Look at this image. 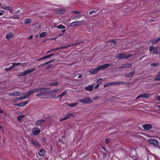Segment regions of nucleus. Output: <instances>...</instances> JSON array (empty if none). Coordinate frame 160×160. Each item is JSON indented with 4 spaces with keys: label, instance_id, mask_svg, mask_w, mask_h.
I'll use <instances>...</instances> for the list:
<instances>
[{
    "label": "nucleus",
    "instance_id": "nucleus-17",
    "mask_svg": "<svg viewBox=\"0 0 160 160\" xmlns=\"http://www.w3.org/2000/svg\"><path fill=\"white\" fill-rule=\"evenodd\" d=\"M28 103V102H23L16 104L15 105L18 107H22L26 104Z\"/></svg>",
    "mask_w": 160,
    "mask_h": 160
},
{
    "label": "nucleus",
    "instance_id": "nucleus-37",
    "mask_svg": "<svg viewBox=\"0 0 160 160\" xmlns=\"http://www.w3.org/2000/svg\"><path fill=\"white\" fill-rule=\"evenodd\" d=\"M58 82H53L50 83V86H55L56 85H58Z\"/></svg>",
    "mask_w": 160,
    "mask_h": 160
},
{
    "label": "nucleus",
    "instance_id": "nucleus-61",
    "mask_svg": "<svg viewBox=\"0 0 160 160\" xmlns=\"http://www.w3.org/2000/svg\"><path fill=\"white\" fill-rule=\"evenodd\" d=\"M80 17H81V16L80 15H78L77 16H76L75 17L78 18H79Z\"/></svg>",
    "mask_w": 160,
    "mask_h": 160
},
{
    "label": "nucleus",
    "instance_id": "nucleus-49",
    "mask_svg": "<svg viewBox=\"0 0 160 160\" xmlns=\"http://www.w3.org/2000/svg\"><path fill=\"white\" fill-rule=\"evenodd\" d=\"M109 140L108 139H105V142L106 144H108V143L109 142Z\"/></svg>",
    "mask_w": 160,
    "mask_h": 160
},
{
    "label": "nucleus",
    "instance_id": "nucleus-36",
    "mask_svg": "<svg viewBox=\"0 0 160 160\" xmlns=\"http://www.w3.org/2000/svg\"><path fill=\"white\" fill-rule=\"evenodd\" d=\"M155 80H160V72L158 73L157 77Z\"/></svg>",
    "mask_w": 160,
    "mask_h": 160
},
{
    "label": "nucleus",
    "instance_id": "nucleus-23",
    "mask_svg": "<svg viewBox=\"0 0 160 160\" xmlns=\"http://www.w3.org/2000/svg\"><path fill=\"white\" fill-rule=\"evenodd\" d=\"M35 70V69L34 68H33L29 69L28 70H26L25 71L26 72V74H27L28 73H29L32 72Z\"/></svg>",
    "mask_w": 160,
    "mask_h": 160
},
{
    "label": "nucleus",
    "instance_id": "nucleus-48",
    "mask_svg": "<svg viewBox=\"0 0 160 160\" xmlns=\"http://www.w3.org/2000/svg\"><path fill=\"white\" fill-rule=\"evenodd\" d=\"M109 42H112L113 43H115V41L114 40L112 39H110L109 40Z\"/></svg>",
    "mask_w": 160,
    "mask_h": 160
},
{
    "label": "nucleus",
    "instance_id": "nucleus-22",
    "mask_svg": "<svg viewBox=\"0 0 160 160\" xmlns=\"http://www.w3.org/2000/svg\"><path fill=\"white\" fill-rule=\"evenodd\" d=\"M25 115H22L18 116V120L19 122H21V120L25 117Z\"/></svg>",
    "mask_w": 160,
    "mask_h": 160
},
{
    "label": "nucleus",
    "instance_id": "nucleus-60",
    "mask_svg": "<svg viewBox=\"0 0 160 160\" xmlns=\"http://www.w3.org/2000/svg\"><path fill=\"white\" fill-rule=\"evenodd\" d=\"M3 113V111L0 108V113Z\"/></svg>",
    "mask_w": 160,
    "mask_h": 160
},
{
    "label": "nucleus",
    "instance_id": "nucleus-35",
    "mask_svg": "<svg viewBox=\"0 0 160 160\" xmlns=\"http://www.w3.org/2000/svg\"><path fill=\"white\" fill-rule=\"evenodd\" d=\"M53 61V60H51V61H48V62H45V63H44L42 64L41 66H45V65H46L48 64H49L50 63H51L52 62V61Z\"/></svg>",
    "mask_w": 160,
    "mask_h": 160
},
{
    "label": "nucleus",
    "instance_id": "nucleus-27",
    "mask_svg": "<svg viewBox=\"0 0 160 160\" xmlns=\"http://www.w3.org/2000/svg\"><path fill=\"white\" fill-rule=\"evenodd\" d=\"M59 89L57 88L56 89L53 90L51 91V93H54V96H55L56 95L57 92L58 91Z\"/></svg>",
    "mask_w": 160,
    "mask_h": 160
},
{
    "label": "nucleus",
    "instance_id": "nucleus-9",
    "mask_svg": "<svg viewBox=\"0 0 160 160\" xmlns=\"http://www.w3.org/2000/svg\"><path fill=\"white\" fill-rule=\"evenodd\" d=\"M142 97H144L146 98H148L149 97V96L146 93H142L139 95L137 98H136V99H138V98H142Z\"/></svg>",
    "mask_w": 160,
    "mask_h": 160
},
{
    "label": "nucleus",
    "instance_id": "nucleus-6",
    "mask_svg": "<svg viewBox=\"0 0 160 160\" xmlns=\"http://www.w3.org/2000/svg\"><path fill=\"white\" fill-rule=\"evenodd\" d=\"M46 153V151L44 149H42L38 152V155L41 156H43Z\"/></svg>",
    "mask_w": 160,
    "mask_h": 160
},
{
    "label": "nucleus",
    "instance_id": "nucleus-5",
    "mask_svg": "<svg viewBox=\"0 0 160 160\" xmlns=\"http://www.w3.org/2000/svg\"><path fill=\"white\" fill-rule=\"evenodd\" d=\"M77 44H78V43H72L70 44H69L66 46L60 47H59L58 48V49H63L64 48H67L69 47L72 46H75V45H77Z\"/></svg>",
    "mask_w": 160,
    "mask_h": 160
},
{
    "label": "nucleus",
    "instance_id": "nucleus-41",
    "mask_svg": "<svg viewBox=\"0 0 160 160\" xmlns=\"http://www.w3.org/2000/svg\"><path fill=\"white\" fill-rule=\"evenodd\" d=\"M12 33H9L6 36V38L7 39H9L12 36Z\"/></svg>",
    "mask_w": 160,
    "mask_h": 160
},
{
    "label": "nucleus",
    "instance_id": "nucleus-46",
    "mask_svg": "<svg viewBox=\"0 0 160 160\" xmlns=\"http://www.w3.org/2000/svg\"><path fill=\"white\" fill-rule=\"evenodd\" d=\"M8 6H3L1 7V8L4 10H8Z\"/></svg>",
    "mask_w": 160,
    "mask_h": 160
},
{
    "label": "nucleus",
    "instance_id": "nucleus-15",
    "mask_svg": "<svg viewBox=\"0 0 160 160\" xmlns=\"http://www.w3.org/2000/svg\"><path fill=\"white\" fill-rule=\"evenodd\" d=\"M98 71V68H94L93 69L90 70L89 72L90 73L95 74Z\"/></svg>",
    "mask_w": 160,
    "mask_h": 160
},
{
    "label": "nucleus",
    "instance_id": "nucleus-11",
    "mask_svg": "<svg viewBox=\"0 0 160 160\" xmlns=\"http://www.w3.org/2000/svg\"><path fill=\"white\" fill-rule=\"evenodd\" d=\"M44 122V120L43 119L38 120L36 122V125H37L38 126H39L41 127Z\"/></svg>",
    "mask_w": 160,
    "mask_h": 160
},
{
    "label": "nucleus",
    "instance_id": "nucleus-44",
    "mask_svg": "<svg viewBox=\"0 0 160 160\" xmlns=\"http://www.w3.org/2000/svg\"><path fill=\"white\" fill-rule=\"evenodd\" d=\"M159 65L158 63H154L151 64V66H157Z\"/></svg>",
    "mask_w": 160,
    "mask_h": 160
},
{
    "label": "nucleus",
    "instance_id": "nucleus-52",
    "mask_svg": "<svg viewBox=\"0 0 160 160\" xmlns=\"http://www.w3.org/2000/svg\"><path fill=\"white\" fill-rule=\"evenodd\" d=\"M17 66V63H12V67L13 68H14V67H15Z\"/></svg>",
    "mask_w": 160,
    "mask_h": 160
},
{
    "label": "nucleus",
    "instance_id": "nucleus-31",
    "mask_svg": "<svg viewBox=\"0 0 160 160\" xmlns=\"http://www.w3.org/2000/svg\"><path fill=\"white\" fill-rule=\"evenodd\" d=\"M47 34V33L46 32H43L40 34V37L41 38L44 37Z\"/></svg>",
    "mask_w": 160,
    "mask_h": 160
},
{
    "label": "nucleus",
    "instance_id": "nucleus-2",
    "mask_svg": "<svg viewBox=\"0 0 160 160\" xmlns=\"http://www.w3.org/2000/svg\"><path fill=\"white\" fill-rule=\"evenodd\" d=\"M79 101L82 103L88 104L92 102V100L88 97H85L82 99H80Z\"/></svg>",
    "mask_w": 160,
    "mask_h": 160
},
{
    "label": "nucleus",
    "instance_id": "nucleus-64",
    "mask_svg": "<svg viewBox=\"0 0 160 160\" xmlns=\"http://www.w3.org/2000/svg\"><path fill=\"white\" fill-rule=\"evenodd\" d=\"M82 77V75H80L78 76V78H81Z\"/></svg>",
    "mask_w": 160,
    "mask_h": 160
},
{
    "label": "nucleus",
    "instance_id": "nucleus-32",
    "mask_svg": "<svg viewBox=\"0 0 160 160\" xmlns=\"http://www.w3.org/2000/svg\"><path fill=\"white\" fill-rule=\"evenodd\" d=\"M67 93V92L66 91H64L61 94L59 95L58 97H62L63 96L66 95Z\"/></svg>",
    "mask_w": 160,
    "mask_h": 160
},
{
    "label": "nucleus",
    "instance_id": "nucleus-26",
    "mask_svg": "<svg viewBox=\"0 0 160 160\" xmlns=\"http://www.w3.org/2000/svg\"><path fill=\"white\" fill-rule=\"evenodd\" d=\"M31 20L30 18H28L24 20V22L25 24H29L31 22Z\"/></svg>",
    "mask_w": 160,
    "mask_h": 160
},
{
    "label": "nucleus",
    "instance_id": "nucleus-21",
    "mask_svg": "<svg viewBox=\"0 0 160 160\" xmlns=\"http://www.w3.org/2000/svg\"><path fill=\"white\" fill-rule=\"evenodd\" d=\"M65 118H66L67 119H68V118H70L72 117H74V116L72 114H71V113H69L67 114L66 116H65Z\"/></svg>",
    "mask_w": 160,
    "mask_h": 160
},
{
    "label": "nucleus",
    "instance_id": "nucleus-54",
    "mask_svg": "<svg viewBox=\"0 0 160 160\" xmlns=\"http://www.w3.org/2000/svg\"><path fill=\"white\" fill-rule=\"evenodd\" d=\"M58 50V48H55V49H52L48 52H47V53H48L49 52H51V51H53V50Z\"/></svg>",
    "mask_w": 160,
    "mask_h": 160
},
{
    "label": "nucleus",
    "instance_id": "nucleus-16",
    "mask_svg": "<svg viewBox=\"0 0 160 160\" xmlns=\"http://www.w3.org/2000/svg\"><path fill=\"white\" fill-rule=\"evenodd\" d=\"M117 57L118 59H122L125 58L124 54L122 53H119L117 55Z\"/></svg>",
    "mask_w": 160,
    "mask_h": 160
},
{
    "label": "nucleus",
    "instance_id": "nucleus-18",
    "mask_svg": "<svg viewBox=\"0 0 160 160\" xmlns=\"http://www.w3.org/2000/svg\"><path fill=\"white\" fill-rule=\"evenodd\" d=\"M32 144L36 147H38L39 146V143L35 140L32 141Z\"/></svg>",
    "mask_w": 160,
    "mask_h": 160
},
{
    "label": "nucleus",
    "instance_id": "nucleus-43",
    "mask_svg": "<svg viewBox=\"0 0 160 160\" xmlns=\"http://www.w3.org/2000/svg\"><path fill=\"white\" fill-rule=\"evenodd\" d=\"M13 69L12 67V66L9 67L8 68H7L5 69V70L6 71H9L11 70H12Z\"/></svg>",
    "mask_w": 160,
    "mask_h": 160
},
{
    "label": "nucleus",
    "instance_id": "nucleus-50",
    "mask_svg": "<svg viewBox=\"0 0 160 160\" xmlns=\"http://www.w3.org/2000/svg\"><path fill=\"white\" fill-rule=\"evenodd\" d=\"M66 118L65 117L64 118H61V119H60L59 120V121H64L65 120H66Z\"/></svg>",
    "mask_w": 160,
    "mask_h": 160
},
{
    "label": "nucleus",
    "instance_id": "nucleus-7",
    "mask_svg": "<svg viewBox=\"0 0 160 160\" xmlns=\"http://www.w3.org/2000/svg\"><path fill=\"white\" fill-rule=\"evenodd\" d=\"M143 127L144 129L148 130L152 128V125L150 124H146L144 125Z\"/></svg>",
    "mask_w": 160,
    "mask_h": 160
},
{
    "label": "nucleus",
    "instance_id": "nucleus-42",
    "mask_svg": "<svg viewBox=\"0 0 160 160\" xmlns=\"http://www.w3.org/2000/svg\"><path fill=\"white\" fill-rule=\"evenodd\" d=\"M102 78H100L98 79V80L97 81V83H98V84L100 85L102 82Z\"/></svg>",
    "mask_w": 160,
    "mask_h": 160
},
{
    "label": "nucleus",
    "instance_id": "nucleus-58",
    "mask_svg": "<svg viewBox=\"0 0 160 160\" xmlns=\"http://www.w3.org/2000/svg\"><path fill=\"white\" fill-rule=\"evenodd\" d=\"M32 38H33V36H31L29 38H28V39H31Z\"/></svg>",
    "mask_w": 160,
    "mask_h": 160
},
{
    "label": "nucleus",
    "instance_id": "nucleus-20",
    "mask_svg": "<svg viewBox=\"0 0 160 160\" xmlns=\"http://www.w3.org/2000/svg\"><path fill=\"white\" fill-rule=\"evenodd\" d=\"M66 10L63 9H60L57 11V12L58 13L62 14L65 12Z\"/></svg>",
    "mask_w": 160,
    "mask_h": 160
},
{
    "label": "nucleus",
    "instance_id": "nucleus-3",
    "mask_svg": "<svg viewBox=\"0 0 160 160\" xmlns=\"http://www.w3.org/2000/svg\"><path fill=\"white\" fill-rule=\"evenodd\" d=\"M148 141L150 144L153 145L154 147H157L159 146L158 145V141L155 139H150L148 140Z\"/></svg>",
    "mask_w": 160,
    "mask_h": 160
},
{
    "label": "nucleus",
    "instance_id": "nucleus-55",
    "mask_svg": "<svg viewBox=\"0 0 160 160\" xmlns=\"http://www.w3.org/2000/svg\"><path fill=\"white\" fill-rule=\"evenodd\" d=\"M24 75H24L23 72H22V73H20L19 75V76H24Z\"/></svg>",
    "mask_w": 160,
    "mask_h": 160
},
{
    "label": "nucleus",
    "instance_id": "nucleus-62",
    "mask_svg": "<svg viewBox=\"0 0 160 160\" xmlns=\"http://www.w3.org/2000/svg\"><path fill=\"white\" fill-rule=\"evenodd\" d=\"M102 148L105 151H106V149L105 147H103Z\"/></svg>",
    "mask_w": 160,
    "mask_h": 160
},
{
    "label": "nucleus",
    "instance_id": "nucleus-14",
    "mask_svg": "<svg viewBox=\"0 0 160 160\" xmlns=\"http://www.w3.org/2000/svg\"><path fill=\"white\" fill-rule=\"evenodd\" d=\"M93 86L92 85H88L85 88L86 90L88 91H91L93 89Z\"/></svg>",
    "mask_w": 160,
    "mask_h": 160
},
{
    "label": "nucleus",
    "instance_id": "nucleus-39",
    "mask_svg": "<svg viewBox=\"0 0 160 160\" xmlns=\"http://www.w3.org/2000/svg\"><path fill=\"white\" fill-rule=\"evenodd\" d=\"M98 71L99 70L104 69V68H103V65H101L99 66L98 67Z\"/></svg>",
    "mask_w": 160,
    "mask_h": 160
},
{
    "label": "nucleus",
    "instance_id": "nucleus-25",
    "mask_svg": "<svg viewBox=\"0 0 160 160\" xmlns=\"http://www.w3.org/2000/svg\"><path fill=\"white\" fill-rule=\"evenodd\" d=\"M55 28L59 29H63L66 28V27L62 24H60L57 26L55 27Z\"/></svg>",
    "mask_w": 160,
    "mask_h": 160
},
{
    "label": "nucleus",
    "instance_id": "nucleus-56",
    "mask_svg": "<svg viewBox=\"0 0 160 160\" xmlns=\"http://www.w3.org/2000/svg\"><path fill=\"white\" fill-rule=\"evenodd\" d=\"M94 12H95V11H91L89 12V14H91L93 13Z\"/></svg>",
    "mask_w": 160,
    "mask_h": 160
},
{
    "label": "nucleus",
    "instance_id": "nucleus-57",
    "mask_svg": "<svg viewBox=\"0 0 160 160\" xmlns=\"http://www.w3.org/2000/svg\"><path fill=\"white\" fill-rule=\"evenodd\" d=\"M99 85V84H98L96 85L95 87V88H98Z\"/></svg>",
    "mask_w": 160,
    "mask_h": 160
},
{
    "label": "nucleus",
    "instance_id": "nucleus-59",
    "mask_svg": "<svg viewBox=\"0 0 160 160\" xmlns=\"http://www.w3.org/2000/svg\"><path fill=\"white\" fill-rule=\"evenodd\" d=\"M158 100L160 101V95L158 96Z\"/></svg>",
    "mask_w": 160,
    "mask_h": 160
},
{
    "label": "nucleus",
    "instance_id": "nucleus-10",
    "mask_svg": "<svg viewBox=\"0 0 160 160\" xmlns=\"http://www.w3.org/2000/svg\"><path fill=\"white\" fill-rule=\"evenodd\" d=\"M20 93L18 91H16L14 92L10 93L9 94V96H20Z\"/></svg>",
    "mask_w": 160,
    "mask_h": 160
},
{
    "label": "nucleus",
    "instance_id": "nucleus-53",
    "mask_svg": "<svg viewBox=\"0 0 160 160\" xmlns=\"http://www.w3.org/2000/svg\"><path fill=\"white\" fill-rule=\"evenodd\" d=\"M73 12L74 13H75V14H79L80 13V12H78V11H73Z\"/></svg>",
    "mask_w": 160,
    "mask_h": 160
},
{
    "label": "nucleus",
    "instance_id": "nucleus-34",
    "mask_svg": "<svg viewBox=\"0 0 160 160\" xmlns=\"http://www.w3.org/2000/svg\"><path fill=\"white\" fill-rule=\"evenodd\" d=\"M53 54L47 55V56H46L42 57V58L45 59L46 58H50L52 56H53Z\"/></svg>",
    "mask_w": 160,
    "mask_h": 160
},
{
    "label": "nucleus",
    "instance_id": "nucleus-13",
    "mask_svg": "<svg viewBox=\"0 0 160 160\" xmlns=\"http://www.w3.org/2000/svg\"><path fill=\"white\" fill-rule=\"evenodd\" d=\"M111 85H115L117 84H123L125 83V82H110Z\"/></svg>",
    "mask_w": 160,
    "mask_h": 160
},
{
    "label": "nucleus",
    "instance_id": "nucleus-63",
    "mask_svg": "<svg viewBox=\"0 0 160 160\" xmlns=\"http://www.w3.org/2000/svg\"><path fill=\"white\" fill-rule=\"evenodd\" d=\"M3 14V13L2 12H0V16H2Z\"/></svg>",
    "mask_w": 160,
    "mask_h": 160
},
{
    "label": "nucleus",
    "instance_id": "nucleus-12",
    "mask_svg": "<svg viewBox=\"0 0 160 160\" xmlns=\"http://www.w3.org/2000/svg\"><path fill=\"white\" fill-rule=\"evenodd\" d=\"M160 41V38H158L151 40V42L155 44Z\"/></svg>",
    "mask_w": 160,
    "mask_h": 160
},
{
    "label": "nucleus",
    "instance_id": "nucleus-30",
    "mask_svg": "<svg viewBox=\"0 0 160 160\" xmlns=\"http://www.w3.org/2000/svg\"><path fill=\"white\" fill-rule=\"evenodd\" d=\"M134 72H135L134 71H133L130 73H128L126 75V77H131L134 74Z\"/></svg>",
    "mask_w": 160,
    "mask_h": 160
},
{
    "label": "nucleus",
    "instance_id": "nucleus-51",
    "mask_svg": "<svg viewBox=\"0 0 160 160\" xmlns=\"http://www.w3.org/2000/svg\"><path fill=\"white\" fill-rule=\"evenodd\" d=\"M19 17H17V16H13L12 17V18L14 19H19Z\"/></svg>",
    "mask_w": 160,
    "mask_h": 160
},
{
    "label": "nucleus",
    "instance_id": "nucleus-1",
    "mask_svg": "<svg viewBox=\"0 0 160 160\" xmlns=\"http://www.w3.org/2000/svg\"><path fill=\"white\" fill-rule=\"evenodd\" d=\"M47 89L48 88H42L35 89L24 93V95H25V96L18 98L17 99V100H24L28 98L34 92H41L40 93L36 95L37 97H39L40 96L43 95L44 94L46 93Z\"/></svg>",
    "mask_w": 160,
    "mask_h": 160
},
{
    "label": "nucleus",
    "instance_id": "nucleus-19",
    "mask_svg": "<svg viewBox=\"0 0 160 160\" xmlns=\"http://www.w3.org/2000/svg\"><path fill=\"white\" fill-rule=\"evenodd\" d=\"M78 102H76L74 103H70L68 104V106L69 107H75L78 106Z\"/></svg>",
    "mask_w": 160,
    "mask_h": 160
},
{
    "label": "nucleus",
    "instance_id": "nucleus-38",
    "mask_svg": "<svg viewBox=\"0 0 160 160\" xmlns=\"http://www.w3.org/2000/svg\"><path fill=\"white\" fill-rule=\"evenodd\" d=\"M155 48H154L153 46H150L149 47V50L150 51L152 52L153 51L154 49Z\"/></svg>",
    "mask_w": 160,
    "mask_h": 160
},
{
    "label": "nucleus",
    "instance_id": "nucleus-8",
    "mask_svg": "<svg viewBox=\"0 0 160 160\" xmlns=\"http://www.w3.org/2000/svg\"><path fill=\"white\" fill-rule=\"evenodd\" d=\"M81 22L79 21H75L71 23V26L72 27H75L78 26L80 25V23Z\"/></svg>",
    "mask_w": 160,
    "mask_h": 160
},
{
    "label": "nucleus",
    "instance_id": "nucleus-45",
    "mask_svg": "<svg viewBox=\"0 0 160 160\" xmlns=\"http://www.w3.org/2000/svg\"><path fill=\"white\" fill-rule=\"evenodd\" d=\"M110 85H111V83H110V82L108 83H106V84H104V87H105L109 86Z\"/></svg>",
    "mask_w": 160,
    "mask_h": 160
},
{
    "label": "nucleus",
    "instance_id": "nucleus-33",
    "mask_svg": "<svg viewBox=\"0 0 160 160\" xmlns=\"http://www.w3.org/2000/svg\"><path fill=\"white\" fill-rule=\"evenodd\" d=\"M152 53L155 54H158V48H155L154 49L153 51L152 52Z\"/></svg>",
    "mask_w": 160,
    "mask_h": 160
},
{
    "label": "nucleus",
    "instance_id": "nucleus-47",
    "mask_svg": "<svg viewBox=\"0 0 160 160\" xmlns=\"http://www.w3.org/2000/svg\"><path fill=\"white\" fill-rule=\"evenodd\" d=\"M12 8L11 7H8V10H9L10 12H12Z\"/></svg>",
    "mask_w": 160,
    "mask_h": 160
},
{
    "label": "nucleus",
    "instance_id": "nucleus-29",
    "mask_svg": "<svg viewBox=\"0 0 160 160\" xmlns=\"http://www.w3.org/2000/svg\"><path fill=\"white\" fill-rule=\"evenodd\" d=\"M103 65V66L104 69H105L109 67L110 66H112V64H106L104 65Z\"/></svg>",
    "mask_w": 160,
    "mask_h": 160
},
{
    "label": "nucleus",
    "instance_id": "nucleus-24",
    "mask_svg": "<svg viewBox=\"0 0 160 160\" xmlns=\"http://www.w3.org/2000/svg\"><path fill=\"white\" fill-rule=\"evenodd\" d=\"M132 56V54L130 53H127L124 54L125 58H128Z\"/></svg>",
    "mask_w": 160,
    "mask_h": 160
},
{
    "label": "nucleus",
    "instance_id": "nucleus-28",
    "mask_svg": "<svg viewBox=\"0 0 160 160\" xmlns=\"http://www.w3.org/2000/svg\"><path fill=\"white\" fill-rule=\"evenodd\" d=\"M131 64H124L121 66L120 68H123L126 67H129V66H131Z\"/></svg>",
    "mask_w": 160,
    "mask_h": 160
},
{
    "label": "nucleus",
    "instance_id": "nucleus-40",
    "mask_svg": "<svg viewBox=\"0 0 160 160\" xmlns=\"http://www.w3.org/2000/svg\"><path fill=\"white\" fill-rule=\"evenodd\" d=\"M98 71L99 70L104 69V68H103V65H101L99 66L98 67Z\"/></svg>",
    "mask_w": 160,
    "mask_h": 160
},
{
    "label": "nucleus",
    "instance_id": "nucleus-4",
    "mask_svg": "<svg viewBox=\"0 0 160 160\" xmlns=\"http://www.w3.org/2000/svg\"><path fill=\"white\" fill-rule=\"evenodd\" d=\"M40 132V129L35 127L32 129V133L34 135H38Z\"/></svg>",
    "mask_w": 160,
    "mask_h": 160
}]
</instances>
